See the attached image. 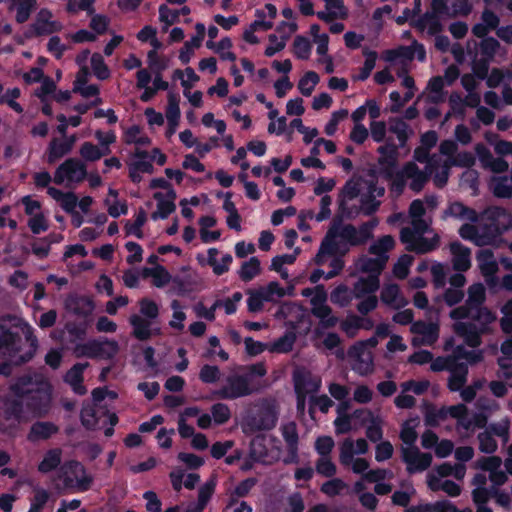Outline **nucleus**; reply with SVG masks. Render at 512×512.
<instances>
[{
    "mask_svg": "<svg viewBox=\"0 0 512 512\" xmlns=\"http://www.w3.org/2000/svg\"><path fill=\"white\" fill-rule=\"evenodd\" d=\"M395 247V239L391 235H384L374 241L368 249L371 256L376 257L387 265L389 252Z\"/></svg>",
    "mask_w": 512,
    "mask_h": 512,
    "instance_id": "c756f323",
    "label": "nucleus"
},
{
    "mask_svg": "<svg viewBox=\"0 0 512 512\" xmlns=\"http://www.w3.org/2000/svg\"><path fill=\"white\" fill-rule=\"evenodd\" d=\"M95 358L110 360L113 359L120 351V346L113 339H94Z\"/></svg>",
    "mask_w": 512,
    "mask_h": 512,
    "instance_id": "473e14b6",
    "label": "nucleus"
},
{
    "mask_svg": "<svg viewBox=\"0 0 512 512\" xmlns=\"http://www.w3.org/2000/svg\"><path fill=\"white\" fill-rule=\"evenodd\" d=\"M351 359V368L361 376H367L374 371L372 351L365 343L355 344L348 352Z\"/></svg>",
    "mask_w": 512,
    "mask_h": 512,
    "instance_id": "2eb2a0df",
    "label": "nucleus"
},
{
    "mask_svg": "<svg viewBox=\"0 0 512 512\" xmlns=\"http://www.w3.org/2000/svg\"><path fill=\"white\" fill-rule=\"evenodd\" d=\"M38 349L33 328L15 316L0 318V357L20 365L30 361Z\"/></svg>",
    "mask_w": 512,
    "mask_h": 512,
    "instance_id": "f03ea898",
    "label": "nucleus"
},
{
    "mask_svg": "<svg viewBox=\"0 0 512 512\" xmlns=\"http://www.w3.org/2000/svg\"><path fill=\"white\" fill-rule=\"evenodd\" d=\"M380 299L385 305L393 309H400L408 304V301L401 293L399 286L394 283H385L383 285Z\"/></svg>",
    "mask_w": 512,
    "mask_h": 512,
    "instance_id": "bb28decb",
    "label": "nucleus"
},
{
    "mask_svg": "<svg viewBox=\"0 0 512 512\" xmlns=\"http://www.w3.org/2000/svg\"><path fill=\"white\" fill-rule=\"evenodd\" d=\"M355 445L354 440L346 438L339 447V461L344 467L350 466V462L355 458Z\"/></svg>",
    "mask_w": 512,
    "mask_h": 512,
    "instance_id": "bf43d9fd",
    "label": "nucleus"
},
{
    "mask_svg": "<svg viewBox=\"0 0 512 512\" xmlns=\"http://www.w3.org/2000/svg\"><path fill=\"white\" fill-rule=\"evenodd\" d=\"M476 152L479 160L485 169H489L494 173L506 172L509 164L502 157H494L491 152L482 144L476 146Z\"/></svg>",
    "mask_w": 512,
    "mask_h": 512,
    "instance_id": "a878e982",
    "label": "nucleus"
},
{
    "mask_svg": "<svg viewBox=\"0 0 512 512\" xmlns=\"http://www.w3.org/2000/svg\"><path fill=\"white\" fill-rule=\"evenodd\" d=\"M154 167L152 164V158L147 160H132L129 163V176L131 180L138 183L142 180L141 173L152 174Z\"/></svg>",
    "mask_w": 512,
    "mask_h": 512,
    "instance_id": "3c124183",
    "label": "nucleus"
},
{
    "mask_svg": "<svg viewBox=\"0 0 512 512\" xmlns=\"http://www.w3.org/2000/svg\"><path fill=\"white\" fill-rule=\"evenodd\" d=\"M282 26L288 28V34L281 35L280 40L274 34L269 35V41L271 42V44L265 50V55L268 57H271L275 53L283 50L285 48L287 39L290 37L291 34H293L296 31L295 23L282 22Z\"/></svg>",
    "mask_w": 512,
    "mask_h": 512,
    "instance_id": "37998d69",
    "label": "nucleus"
},
{
    "mask_svg": "<svg viewBox=\"0 0 512 512\" xmlns=\"http://www.w3.org/2000/svg\"><path fill=\"white\" fill-rule=\"evenodd\" d=\"M59 432V427L50 421H37L33 423L27 434L30 442L44 441Z\"/></svg>",
    "mask_w": 512,
    "mask_h": 512,
    "instance_id": "cd10ccee",
    "label": "nucleus"
},
{
    "mask_svg": "<svg viewBox=\"0 0 512 512\" xmlns=\"http://www.w3.org/2000/svg\"><path fill=\"white\" fill-rule=\"evenodd\" d=\"M480 219L482 222L486 221L497 235L507 231L512 226L511 214L501 207L487 208L481 213Z\"/></svg>",
    "mask_w": 512,
    "mask_h": 512,
    "instance_id": "6ab92c4d",
    "label": "nucleus"
},
{
    "mask_svg": "<svg viewBox=\"0 0 512 512\" xmlns=\"http://www.w3.org/2000/svg\"><path fill=\"white\" fill-rule=\"evenodd\" d=\"M478 224H464L459 229V235L473 242L477 246H487L494 243L497 234L491 229L486 221L482 222L478 216Z\"/></svg>",
    "mask_w": 512,
    "mask_h": 512,
    "instance_id": "ddd939ff",
    "label": "nucleus"
},
{
    "mask_svg": "<svg viewBox=\"0 0 512 512\" xmlns=\"http://www.w3.org/2000/svg\"><path fill=\"white\" fill-rule=\"evenodd\" d=\"M129 323L132 326V335L140 341L149 340L153 336L160 334V328L154 327L153 321L141 315L132 314L129 317Z\"/></svg>",
    "mask_w": 512,
    "mask_h": 512,
    "instance_id": "4be33fe9",
    "label": "nucleus"
},
{
    "mask_svg": "<svg viewBox=\"0 0 512 512\" xmlns=\"http://www.w3.org/2000/svg\"><path fill=\"white\" fill-rule=\"evenodd\" d=\"M215 484L213 481H209L200 487L198 491V502L195 505L188 507V512H202L207 503L209 502L213 492Z\"/></svg>",
    "mask_w": 512,
    "mask_h": 512,
    "instance_id": "864d4df0",
    "label": "nucleus"
},
{
    "mask_svg": "<svg viewBox=\"0 0 512 512\" xmlns=\"http://www.w3.org/2000/svg\"><path fill=\"white\" fill-rule=\"evenodd\" d=\"M179 96L173 92L168 94V103L165 111L167 122H179L180 120Z\"/></svg>",
    "mask_w": 512,
    "mask_h": 512,
    "instance_id": "680f3d73",
    "label": "nucleus"
},
{
    "mask_svg": "<svg viewBox=\"0 0 512 512\" xmlns=\"http://www.w3.org/2000/svg\"><path fill=\"white\" fill-rule=\"evenodd\" d=\"M379 286V278H376L375 275L360 277L352 288L354 298L361 299L363 297L372 295V293L378 290Z\"/></svg>",
    "mask_w": 512,
    "mask_h": 512,
    "instance_id": "2f4dec72",
    "label": "nucleus"
},
{
    "mask_svg": "<svg viewBox=\"0 0 512 512\" xmlns=\"http://www.w3.org/2000/svg\"><path fill=\"white\" fill-rule=\"evenodd\" d=\"M281 436L286 444L287 455L283 457L284 464H296L299 461V434L297 424L294 421L282 423Z\"/></svg>",
    "mask_w": 512,
    "mask_h": 512,
    "instance_id": "dca6fc26",
    "label": "nucleus"
},
{
    "mask_svg": "<svg viewBox=\"0 0 512 512\" xmlns=\"http://www.w3.org/2000/svg\"><path fill=\"white\" fill-rule=\"evenodd\" d=\"M248 310L258 312L262 310L264 302H276L285 296V290L278 282H270L265 286L248 291Z\"/></svg>",
    "mask_w": 512,
    "mask_h": 512,
    "instance_id": "9b49d317",
    "label": "nucleus"
},
{
    "mask_svg": "<svg viewBox=\"0 0 512 512\" xmlns=\"http://www.w3.org/2000/svg\"><path fill=\"white\" fill-rule=\"evenodd\" d=\"M353 298V291L346 285L337 286L330 294L331 302L342 308L347 307Z\"/></svg>",
    "mask_w": 512,
    "mask_h": 512,
    "instance_id": "6e6d98bb",
    "label": "nucleus"
},
{
    "mask_svg": "<svg viewBox=\"0 0 512 512\" xmlns=\"http://www.w3.org/2000/svg\"><path fill=\"white\" fill-rule=\"evenodd\" d=\"M87 177L86 164L78 158H68L55 170L53 181L57 185L74 187Z\"/></svg>",
    "mask_w": 512,
    "mask_h": 512,
    "instance_id": "9d476101",
    "label": "nucleus"
},
{
    "mask_svg": "<svg viewBox=\"0 0 512 512\" xmlns=\"http://www.w3.org/2000/svg\"><path fill=\"white\" fill-rule=\"evenodd\" d=\"M59 478L65 488L77 491H87L93 483L92 475L88 474L85 467L76 460L68 461L61 466Z\"/></svg>",
    "mask_w": 512,
    "mask_h": 512,
    "instance_id": "1a4fd4ad",
    "label": "nucleus"
},
{
    "mask_svg": "<svg viewBox=\"0 0 512 512\" xmlns=\"http://www.w3.org/2000/svg\"><path fill=\"white\" fill-rule=\"evenodd\" d=\"M440 17L441 16L427 11L424 15H422L416 20L415 26L421 32H426L429 36L437 35L439 32L442 31Z\"/></svg>",
    "mask_w": 512,
    "mask_h": 512,
    "instance_id": "e433bc0d",
    "label": "nucleus"
},
{
    "mask_svg": "<svg viewBox=\"0 0 512 512\" xmlns=\"http://www.w3.org/2000/svg\"><path fill=\"white\" fill-rule=\"evenodd\" d=\"M65 308L79 316H87L92 313L94 305L92 301L86 297L69 296L65 300Z\"/></svg>",
    "mask_w": 512,
    "mask_h": 512,
    "instance_id": "c9c22d12",
    "label": "nucleus"
},
{
    "mask_svg": "<svg viewBox=\"0 0 512 512\" xmlns=\"http://www.w3.org/2000/svg\"><path fill=\"white\" fill-rule=\"evenodd\" d=\"M271 441L275 444L268 450L265 445V436L262 434L256 435L250 443V457L263 464H273L281 459L282 448L276 437L272 436Z\"/></svg>",
    "mask_w": 512,
    "mask_h": 512,
    "instance_id": "f8f14e48",
    "label": "nucleus"
},
{
    "mask_svg": "<svg viewBox=\"0 0 512 512\" xmlns=\"http://www.w3.org/2000/svg\"><path fill=\"white\" fill-rule=\"evenodd\" d=\"M296 394H314L321 386V379L304 369H297L293 373Z\"/></svg>",
    "mask_w": 512,
    "mask_h": 512,
    "instance_id": "aec40b11",
    "label": "nucleus"
},
{
    "mask_svg": "<svg viewBox=\"0 0 512 512\" xmlns=\"http://www.w3.org/2000/svg\"><path fill=\"white\" fill-rule=\"evenodd\" d=\"M451 167L447 160L442 161L440 158L439 165L436 166L432 173L433 181L437 187L442 188L446 185Z\"/></svg>",
    "mask_w": 512,
    "mask_h": 512,
    "instance_id": "69168bd1",
    "label": "nucleus"
},
{
    "mask_svg": "<svg viewBox=\"0 0 512 512\" xmlns=\"http://www.w3.org/2000/svg\"><path fill=\"white\" fill-rule=\"evenodd\" d=\"M36 5V0H10L9 9H16V21L18 23H24L29 19Z\"/></svg>",
    "mask_w": 512,
    "mask_h": 512,
    "instance_id": "a18cd8bd",
    "label": "nucleus"
},
{
    "mask_svg": "<svg viewBox=\"0 0 512 512\" xmlns=\"http://www.w3.org/2000/svg\"><path fill=\"white\" fill-rule=\"evenodd\" d=\"M331 236V234H326L320 245L319 251L315 256V262L318 265L324 264L326 256L346 253L349 250V248L342 249L338 244L332 242Z\"/></svg>",
    "mask_w": 512,
    "mask_h": 512,
    "instance_id": "79ce46f5",
    "label": "nucleus"
},
{
    "mask_svg": "<svg viewBox=\"0 0 512 512\" xmlns=\"http://www.w3.org/2000/svg\"><path fill=\"white\" fill-rule=\"evenodd\" d=\"M315 470L318 474L327 478H332L337 473V467L331 456L319 457L315 463Z\"/></svg>",
    "mask_w": 512,
    "mask_h": 512,
    "instance_id": "e2e57ef3",
    "label": "nucleus"
},
{
    "mask_svg": "<svg viewBox=\"0 0 512 512\" xmlns=\"http://www.w3.org/2000/svg\"><path fill=\"white\" fill-rule=\"evenodd\" d=\"M386 264L377 259L376 257L369 255H361L355 261V269L358 272L366 273L368 276L375 275L376 278H379L382 271L385 269Z\"/></svg>",
    "mask_w": 512,
    "mask_h": 512,
    "instance_id": "7c9ffc66",
    "label": "nucleus"
},
{
    "mask_svg": "<svg viewBox=\"0 0 512 512\" xmlns=\"http://www.w3.org/2000/svg\"><path fill=\"white\" fill-rule=\"evenodd\" d=\"M452 255L453 269L458 272H464L471 267V250L458 241L449 245Z\"/></svg>",
    "mask_w": 512,
    "mask_h": 512,
    "instance_id": "393cba45",
    "label": "nucleus"
},
{
    "mask_svg": "<svg viewBox=\"0 0 512 512\" xmlns=\"http://www.w3.org/2000/svg\"><path fill=\"white\" fill-rule=\"evenodd\" d=\"M319 82V76L314 71H309L299 80L298 89L304 96H310Z\"/></svg>",
    "mask_w": 512,
    "mask_h": 512,
    "instance_id": "052dcab7",
    "label": "nucleus"
},
{
    "mask_svg": "<svg viewBox=\"0 0 512 512\" xmlns=\"http://www.w3.org/2000/svg\"><path fill=\"white\" fill-rule=\"evenodd\" d=\"M410 330L413 333L411 344L414 347L431 346L439 338V326L436 323L416 321L412 323Z\"/></svg>",
    "mask_w": 512,
    "mask_h": 512,
    "instance_id": "f3484780",
    "label": "nucleus"
},
{
    "mask_svg": "<svg viewBox=\"0 0 512 512\" xmlns=\"http://www.w3.org/2000/svg\"><path fill=\"white\" fill-rule=\"evenodd\" d=\"M211 417L216 425H222L229 421L231 418V411L228 405L224 403H216L211 406Z\"/></svg>",
    "mask_w": 512,
    "mask_h": 512,
    "instance_id": "0e129e2a",
    "label": "nucleus"
},
{
    "mask_svg": "<svg viewBox=\"0 0 512 512\" xmlns=\"http://www.w3.org/2000/svg\"><path fill=\"white\" fill-rule=\"evenodd\" d=\"M11 393L18 399H6L3 412H0V429H6L4 420L20 422L26 413L33 417L46 416L52 403V385L40 373H28L18 377L10 386Z\"/></svg>",
    "mask_w": 512,
    "mask_h": 512,
    "instance_id": "f257e3e1",
    "label": "nucleus"
},
{
    "mask_svg": "<svg viewBox=\"0 0 512 512\" xmlns=\"http://www.w3.org/2000/svg\"><path fill=\"white\" fill-rule=\"evenodd\" d=\"M378 162L385 169L393 168L397 163L398 149L394 143H386L378 147Z\"/></svg>",
    "mask_w": 512,
    "mask_h": 512,
    "instance_id": "49530a36",
    "label": "nucleus"
},
{
    "mask_svg": "<svg viewBox=\"0 0 512 512\" xmlns=\"http://www.w3.org/2000/svg\"><path fill=\"white\" fill-rule=\"evenodd\" d=\"M500 48V43L493 37H488L481 40L479 49L482 57L486 60H492Z\"/></svg>",
    "mask_w": 512,
    "mask_h": 512,
    "instance_id": "338daca9",
    "label": "nucleus"
},
{
    "mask_svg": "<svg viewBox=\"0 0 512 512\" xmlns=\"http://www.w3.org/2000/svg\"><path fill=\"white\" fill-rule=\"evenodd\" d=\"M388 129L391 133L395 134L399 145L403 147L408 138L413 135V130L410 126L400 117H391L388 120Z\"/></svg>",
    "mask_w": 512,
    "mask_h": 512,
    "instance_id": "58836bf2",
    "label": "nucleus"
},
{
    "mask_svg": "<svg viewBox=\"0 0 512 512\" xmlns=\"http://www.w3.org/2000/svg\"><path fill=\"white\" fill-rule=\"evenodd\" d=\"M418 422L416 420H407L402 424L400 431V439L402 441V445L400 451L406 450L408 448H415V445L418 434L416 432V426Z\"/></svg>",
    "mask_w": 512,
    "mask_h": 512,
    "instance_id": "ea45409f",
    "label": "nucleus"
},
{
    "mask_svg": "<svg viewBox=\"0 0 512 512\" xmlns=\"http://www.w3.org/2000/svg\"><path fill=\"white\" fill-rule=\"evenodd\" d=\"M457 356L455 355V351L446 356H439L437 358H432L430 364V370L432 372H442V371H451L457 365Z\"/></svg>",
    "mask_w": 512,
    "mask_h": 512,
    "instance_id": "5fc2aeb1",
    "label": "nucleus"
},
{
    "mask_svg": "<svg viewBox=\"0 0 512 512\" xmlns=\"http://www.w3.org/2000/svg\"><path fill=\"white\" fill-rule=\"evenodd\" d=\"M445 83L442 76L432 77L427 87L422 94L425 97V101L431 104L443 103L446 98V92L444 91Z\"/></svg>",
    "mask_w": 512,
    "mask_h": 512,
    "instance_id": "c85d7f7f",
    "label": "nucleus"
},
{
    "mask_svg": "<svg viewBox=\"0 0 512 512\" xmlns=\"http://www.w3.org/2000/svg\"><path fill=\"white\" fill-rule=\"evenodd\" d=\"M486 289L482 283H474L467 289V299L463 305L452 309L449 316L453 320H464L469 315H477L480 320L496 319V315L485 305Z\"/></svg>",
    "mask_w": 512,
    "mask_h": 512,
    "instance_id": "423d86ee",
    "label": "nucleus"
},
{
    "mask_svg": "<svg viewBox=\"0 0 512 512\" xmlns=\"http://www.w3.org/2000/svg\"><path fill=\"white\" fill-rule=\"evenodd\" d=\"M476 258L479 269L484 277H491L498 271V264L491 250H480Z\"/></svg>",
    "mask_w": 512,
    "mask_h": 512,
    "instance_id": "4c0bfd02",
    "label": "nucleus"
},
{
    "mask_svg": "<svg viewBox=\"0 0 512 512\" xmlns=\"http://www.w3.org/2000/svg\"><path fill=\"white\" fill-rule=\"evenodd\" d=\"M47 193L57 201L67 213H73L78 204V197L73 192H62L55 187H48Z\"/></svg>",
    "mask_w": 512,
    "mask_h": 512,
    "instance_id": "f704fd0d",
    "label": "nucleus"
},
{
    "mask_svg": "<svg viewBox=\"0 0 512 512\" xmlns=\"http://www.w3.org/2000/svg\"><path fill=\"white\" fill-rule=\"evenodd\" d=\"M411 227H404L400 232V240L408 251L425 254L439 246V236L428 239L423 234L429 229L430 222L423 217L411 218Z\"/></svg>",
    "mask_w": 512,
    "mask_h": 512,
    "instance_id": "0eeeda50",
    "label": "nucleus"
},
{
    "mask_svg": "<svg viewBox=\"0 0 512 512\" xmlns=\"http://www.w3.org/2000/svg\"><path fill=\"white\" fill-rule=\"evenodd\" d=\"M400 452L408 474L423 472L431 466L432 455L421 452L418 447L408 448Z\"/></svg>",
    "mask_w": 512,
    "mask_h": 512,
    "instance_id": "a211bd4d",
    "label": "nucleus"
},
{
    "mask_svg": "<svg viewBox=\"0 0 512 512\" xmlns=\"http://www.w3.org/2000/svg\"><path fill=\"white\" fill-rule=\"evenodd\" d=\"M154 198L157 201V209L151 214L152 219H165L175 211L176 192L174 189H169L166 193L156 192Z\"/></svg>",
    "mask_w": 512,
    "mask_h": 512,
    "instance_id": "b1692460",
    "label": "nucleus"
},
{
    "mask_svg": "<svg viewBox=\"0 0 512 512\" xmlns=\"http://www.w3.org/2000/svg\"><path fill=\"white\" fill-rule=\"evenodd\" d=\"M327 234H331V240L338 244L342 249L348 248L341 243V240L347 242L350 246H358L356 227L352 224H334L330 227Z\"/></svg>",
    "mask_w": 512,
    "mask_h": 512,
    "instance_id": "5701e85b",
    "label": "nucleus"
},
{
    "mask_svg": "<svg viewBox=\"0 0 512 512\" xmlns=\"http://www.w3.org/2000/svg\"><path fill=\"white\" fill-rule=\"evenodd\" d=\"M468 367L465 363H459L450 371L448 388L452 392L460 391L467 382Z\"/></svg>",
    "mask_w": 512,
    "mask_h": 512,
    "instance_id": "a19ab883",
    "label": "nucleus"
},
{
    "mask_svg": "<svg viewBox=\"0 0 512 512\" xmlns=\"http://www.w3.org/2000/svg\"><path fill=\"white\" fill-rule=\"evenodd\" d=\"M267 371L263 363H256L243 368L242 372L227 375L221 386L213 391L217 399L234 400L259 392L263 385L261 378Z\"/></svg>",
    "mask_w": 512,
    "mask_h": 512,
    "instance_id": "7ed1b4c3",
    "label": "nucleus"
},
{
    "mask_svg": "<svg viewBox=\"0 0 512 512\" xmlns=\"http://www.w3.org/2000/svg\"><path fill=\"white\" fill-rule=\"evenodd\" d=\"M62 461V450L60 448H53L48 450L38 465V470L41 473H49L56 469Z\"/></svg>",
    "mask_w": 512,
    "mask_h": 512,
    "instance_id": "de8ad7c7",
    "label": "nucleus"
},
{
    "mask_svg": "<svg viewBox=\"0 0 512 512\" xmlns=\"http://www.w3.org/2000/svg\"><path fill=\"white\" fill-rule=\"evenodd\" d=\"M445 217H454L462 220H469L471 222L478 221V214L475 210L466 207L460 202H454L444 212Z\"/></svg>",
    "mask_w": 512,
    "mask_h": 512,
    "instance_id": "c03bdc74",
    "label": "nucleus"
},
{
    "mask_svg": "<svg viewBox=\"0 0 512 512\" xmlns=\"http://www.w3.org/2000/svg\"><path fill=\"white\" fill-rule=\"evenodd\" d=\"M439 163L440 157L435 154L431 156L424 168H420L413 161L407 162L401 170L394 175L391 182L392 192L396 195L402 194L405 185H408L413 192L418 193L422 191Z\"/></svg>",
    "mask_w": 512,
    "mask_h": 512,
    "instance_id": "39448f33",
    "label": "nucleus"
},
{
    "mask_svg": "<svg viewBox=\"0 0 512 512\" xmlns=\"http://www.w3.org/2000/svg\"><path fill=\"white\" fill-rule=\"evenodd\" d=\"M110 152V148H99L92 142H84L79 149V155L88 162H95L103 156L110 154Z\"/></svg>",
    "mask_w": 512,
    "mask_h": 512,
    "instance_id": "09e8293b",
    "label": "nucleus"
},
{
    "mask_svg": "<svg viewBox=\"0 0 512 512\" xmlns=\"http://www.w3.org/2000/svg\"><path fill=\"white\" fill-rule=\"evenodd\" d=\"M327 292L323 285H318L316 296L310 299L311 313L319 319L324 328L335 327L339 319L333 314L331 307L327 304Z\"/></svg>",
    "mask_w": 512,
    "mask_h": 512,
    "instance_id": "4468645a",
    "label": "nucleus"
},
{
    "mask_svg": "<svg viewBox=\"0 0 512 512\" xmlns=\"http://www.w3.org/2000/svg\"><path fill=\"white\" fill-rule=\"evenodd\" d=\"M499 370L497 372L498 378L504 380L506 384L512 387V357L498 358Z\"/></svg>",
    "mask_w": 512,
    "mask_h": 512,
    "instance_id": "774afa93",
    "label": "nucleus"
},
{
    "mask_svg": "<svg viewBox=\"0 0 512 512\" xmlns=\"http://www.w3.org/2000/svg\"><path fill=\"white\" fill-rule=\"evenodd\" d=\"M496 319L480 320L477 315H469L464 320H455L453 331L462 337L470 347L481 344V336L488 330V326Z\"/></svg>",
    "mask_w": 512,
    "mask_h": 512,
    "instance_id": "6e6552de",
    "label": "nucleus"
},
{
    "mask_svg": "<svg viewBox=\"0 0 512 512\" xmlns=\"http://www.w3.org/2000/svg\"><path fill=\"white\" fill-rule=\"evenodd\" d=\"M63 28L59 21L53 20V15L48 9H41L31 26L36 36L49 35L61 31Z\"/></svg>",
    "mask_w": 512,
    "mask_h": 512,
    "instance_id": "412c9836",
    "label": "nucleus"
},
{
    "mask_svg": "<svg viewBox=\"0 0 512 512\" xmlns=\"http://www.w3.org/2000/svg\"><path fill=\"white\" fill-rule=\"evenodd\" d=\"M454 351L457 356V363H465L468 366V364L476 365L484 360L482 350H466L464 346L459 345L454 348Z\"/></svg>",
    "mask_w": 512,
    "mask_h": 512,
    "instance_id": "603ef678",
    "label": "nucleus"
},
{
    "mask_svg": "<svg viewBox=\"0 0 512 512\" xmlns=\"http://www.w3.org/2000/svg\"><path fill=\"white\" fill-rule=\"evenodd\" d=\"M279 415V405L275 400L262 399L247 411L241 422L242 432L247 436H252L270 431L276 427Z\"/></svg>",
    "mask_w": 512,
    "mask_h": 512,
    "instance_id": "20e7f679",
    "label": "nucleus"
},
{
    "mask_svg": "<svg viewBox=\"0 0 512 512\" xmlns=\"http://www.w3.org/2000/svg\"><path fill=\"white\" fill-rule=\"evenodd\" d=\"M492 190L495 196L510 198L512 196V184L507 176L494 177L492 179Z\"/></svg>",
    "mask_w": 512,
    "mask_h": 512,
    "instance_id": "13d9d810",
    "label": "nucleus"
},
{
    "mask_svg": "<svg viewBox=\"0 0 512 512\" xmlns=\"http://www.w3.org/2000/svg\"><path fill=\"white\" fill-rule=\"evenodd\" d=\"M261 267L260 261L257 257H251L248 261L244 262L238 272L239 277L248 282L260 274Z\"/></svg>",
    "mask_w": 512,
    "mask_h": 512,
    "instance_id": "4d7b16f0",
    "label": "nucleus"
},
{
    "mask_svg": "<svg viewBox=\"0 0 512 512\" xmlns=\"http://www.w3.org/2000/svg\"><path fill=\"white\" fill-rule=\"evenodd\" d=\"M499 17L490 10H484L481 16V22L474 25L472 32L479 38L485 37L490 30H494L499 25Z\"/></svg>",
    "mask_w": 512,
    "mask_h": 512,
    "instance_id": "72a5a7b5",
    "label": "nucleus"
},
{
    "mask_svg": "<svg viewBox=\"0 0 512 512\" xmlns=\"http://www.w3.org/2000/svg\"><path fill=\"white\" fill-rule=\"evenodd\" d=\"M70 152L71 150L69 149V145H66V142L58 138H53L47 148V163L53 164Z\"/></svg>",
    "mask_w": 512,
    "mask_h": 512,
    "instance_id": "8fccbe9b",
    "label": "nucleus"
}]
</instances>
